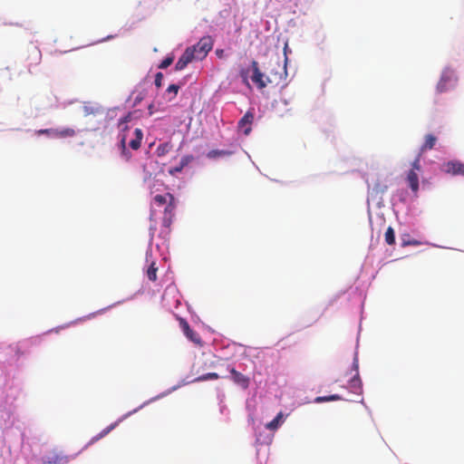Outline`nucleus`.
<instances>
[{
    "mask_svg": "<svg viewBox=\"0 0 464 464\" xmlns=\"http://www.w3.org/2000/svg\"><path fill=\"white\" fill-rule=\"evenodd\" d=\"M155 204L159 207L166 205L164 208V216L162 218V225L169 228L171 224L175 215L176 208V201L175 198L170 193H166L165 195H156L153 198Z\"/></svg>",
    "mask_w": 464,
    "mask_h": 464,
    "instance_id": "obj_1",
    "label": "nucleus"
},
{
    "mask_svg": "<svg viewBox=\"0 0 464 464\" xmlns=\"http://www.w3.org/2000/svg\"><path fill=\"white\" fill-rule=\"evenodd\" d=\"M287 76L286 72V64L283 65L279 63V61H276L275 63H269V70L266 74V79L271 84H280L282 83Z\"/></svg>",
    "mask_w": 464,
    "mask_h": 464,
    "instance_id": "obj_2",
    "label": "nucleus"
},
{
    "mask_svg": "<svg viewBox=\"0 0 464 464\" xmlns=\"http://www.w3.org/2000/svg\"><path fill=\"white\" fill-rule=\"evenodd\" d=\"M212 47L213 39L208 35L202 37L197 44L188 48L192 49V54L195 55L196 60H203L212 50Z\"/></svg>",
    "mask_w": 464,
    "mask_h": 464,
    "instance_id": "obj_3",
    "label": "nucleus"
},
{
    "mask_svg": "<svg viewBox=\"0 0 464 464\" xmlns=\"http://www.w3.org/2000/svg\"><path fill=\"white\" fill-rule=\"evenodd\" d=\"M456 82V77L452 71L450 70H445L442 72V75L440 77V80L439 81L436 90L437 92L441 93L444 92H447L450 88L454 86Z\"/></svg>",
    "mask_w": 464,
    "mask_h": 464,
    "instance_id": "obj_4",
    "label": "nucleus"
},
{
    "mask_svg": "<svg viewBox=\"0 0 464 464\" xmlns=\"http://www.w3.org/2000/svg\"><path fill=\"white\" fill-rule=\"evenodd\" d=\"M252 68V82L256 85L258 89H264L269 83L266 75H265L259 69L258 63L256 60L251 62Z\"/></svg>",
    "mask_w": 464,
    "mask_h": 464,
    "instance_id": "obj_5",
    "label": "nucleus"
},
{
    "mask_svg": "<svg viewBox=\"0 0 464 464\" xmlns=\"http://www.w3.org/2000/svg\"><path fill=\"white\" fill-rule=\"evenodd\" d=\"M254 121V112L247 111L238 121V128L242 130L245 135H249L252 130V123Z\"/></svg>",
    "mask_w": 464,
    "mask_h": 464,
    "instance_id": "obj_6",
    "label": "nucleus"
},
{
    "mask_svg": "<svg viewBox=\"0 0 464 464\" xmlns=\"http://www.w3.org/2000/svg\"><path fill=\"white\" fill-rule=\"evenodd\" d=\"M195 59V55L192 54V49L187 48L182 55L179 58L178 62L175 64L176 71H182L187 67V65L191 63Z\"/></svg>",
    "mask_w": 464,
    "mask_h": 464,
    "instance_id": "obj_7",
    "label": "nucleus"
},
{
    "mask_svg": "<svg viewBox=\"0 0 464 464\" xmlns=\"http://www.w3.org/2000/svg\"><path fill=\"white\" fill-rule=\"evenodd\" d=\"M179 325L188 339L195 343H200L201 340L199 335L190 328L188 323L185 319L179 318Z\"/></svg>",
    "mask_w": 464,
    "mask_h": 464,
    "instance_id": "obj_8",
    "label": "nucleus"
},
{
    "mask_svg": "<svg viewBox=\"0 0 464 464\" xmlns=\"http://www.w3.org/2000/svg\"><path fill=\"white\" fill-rule=\"evenodd\" d=\"M444 171L452 175L464 176V164L459 161H449L444 165Z\"/></svg>",
    "mask_w": 464,
    "mask_h": 464,
    "instance_id": "obj_9",
    "label": "nucleus"
},
{
    "mask_svg": "<svg viewBox=\"0 0 464 464\" xmlns=\"http://www.w3.org/2000/svg\"><path fill=\"white\" fill-rule=\"evenodd\" d=\"M230 373L232 374V380L235 383L241 386L244 389H246L249 385V378L241 372H237L235 368L229 369Z\"/></svg>",
    "mask_w": 464,
    "mask_h": 464,
    "instance_id": "obj_10",
    "label": "nucleus"
},
{
    "mask_svg": "<svg viewBox=\"0 0 464 464\" xmlns=\"http://www.w3.org/2000/svg\"><path fill=\"white\" fill-rule=\"evenodd\" d=\"M406 179L409 183V186L411 189V191L414 194H417L419 190V175L417 171H414V169H410L407 173Z\"/></svg>",
    "mask_w": 464,
    "mask_h": 464,
    "instance_id": "obj_11",
    "label": "nucleus"
},
{
    "mask_svg": "<svg viewBox=\"0 0 464 464\" xmlns=\"http://www.w3.org/2000/svg\"><path fill=\"white\" fill-rule=\"evenodd\" d=\"M437 138L432 134H427L425 136L424 143L421 145L420 149V152L423 153L426 150H432L436 144Z\"/></svg>",
    "mask_w": 464,
    "mask_h": 464,
    "instance_id": "obj_12",
    "label": "nucleus"
},
{
    "mask_svg": "<svg viewBox=\"0 0 464 464\" xmlns=\"http://www.w3.org/2000/svg\"><path fill=\"white\" fill-rule=\"evenodd\" d=\"M134 138L130 141L129 143V146L132 149V150H139L140 148V144H141V140H142V138H143V133H142V130L140 129H135L134 130Z\"/></svg>",
    "mask_w": 464,
    "mask_h": 464,
    "instance_id": "obj_13",
    "label": "nucleus"
},
{
    "mask_svg": "<svg viewBox=\"0 0 464 464\" xmlns=\"http://www.w3.org/2000/svg\"><path fill=\"white\" fill-rule=\"evenodd\" d=\"M28 52H29L28 59L32 60V62L34 64L39 63L41 61V58H42V53H41L40 49L36 46H32Z\"/></svg>",
    "mask_w": 464,
    "mask_h": 464,
    "instance_id": "obj_14",
    "label": "nucleus"
},
{
    "mask_svg": "<svg viewBox=\"0 0 464 464\" xmlns=\"http://www.w3.org/2000/svg\"><path fill=\"white\" fill-rule=\"evenodd\" d=\"M75 135V130L72 128H63L62 130L55 129L54 137L55 138H68L73 137Z\"/></svg>",
    "mask_w": 464,
    "mask_h": 464,
    "instance_id": "obj_15",
    "label": "nucleus"
},
{
    "mask_svg": "<svg viewBox=\"0 0 464 464\" xmlns=\"http://www.w3.org/2000/svg\"><path fill=\"white\" fill-rule=\"evenodd\" d=\"M172 149V144L170 142H164L160 144L156 149V154L158 157H163L167 155Z\"/></svg>",
    "mask_w": 464,
    "mask_h": 464,
    "instance_id": "obj_16",
    "label": "nucleus"
},
{
    "mask_svg": "<svg viewBox=\"0 0 464 464\" xmlns=\"http://www.w3.org/2000/svg\"><path fill=\"white\" fill-rule=\"evenodd\" d=\"M231 152L225 150H209L207 154L208 159H217L218 157L229 156Z\"/></svg>",
    "mask_w": 464,
    "mask_h": 464,
    "instance_id": "obj_17",
    "label": "nucleus"
},
{
    "mask_svg": "<svg viewBox=\"0 0 464 464\" xmlns=\"http://www.w3.org/2000/svg\"><path fill=\"white\" fill-rule=\"evenodd\" d=\"M343 398L342 396L338 394H333L329 396H318L314 399V402L316 403H322V402H327V401H341Z\"/></svg>",
    "mask_w": 464,
    "mask_h": 464,
    "instance_id": "obj_18",
    "label": "nucleus"
},
{
    "mask_svg": "<svg viewBox=\"0 0 464 464\" xmlns=\"http://www.w3.org/2000/svg\"><path fill=\"white\" fill-rule=\"evenodd\" d=\"M282 418L283 414L282 412H279L274 420H272L270 422L266 424V428L270 430H276L282 421Z\"/></svg>",
    "mask_w": 464,
    "mask_h": 464,
    "instance_id": "obj_19",
    "label": "nucleus"
},
{
    "mask_svg": "<svg viewBox=\"0 0 464 464\" xmlns=\"http://www.w3.org/2000/svg\"><path fill=\"white\" fill-rule=\"evenodd\" d=\"M384 237H385V242L388 245L392 246L395 244V233H394V229L392 227H389L386 229Z\"/></svg>",
    "mask_w": 464,
    "mask_h": 464,
    "instance_id": "obj_20",
    "label": "nucleus"
},
{
    "mask_svg": "<svg viewBox=\"0 0 464 464\" xmlns=\"http://www.w3.org/2000/svg\"><path fill=\"white\" fill-rule=\"evenodd\" d=\"M157 271L158 267L156 266L155 262H152L149 268L147 269V276L149 280L154 282L157 280Z\"/></svg>",
    "mask_w": 464,
    "mask_h": 464,
    "instance_id": "obj_21",
    "label": "nucleus"
},
{
    "mask_svg": "<svg viewBox=\"0 0 464 464\" xmlns=\"http://www.w3.org/2000/svg\"><path fill=\"white\" fill-rule=\"evenodd\" d=\"M219 379V375L216 372H208L203 375H200L195 379V382H204L208 380H218Z\"/></svg>",
    "mask_w": 464,
    "mask_h": 464,
    "instance_id": "obj_22",
    "label": "nucleus"
},
{
    "mask_svg": "<svg viewBox=\"0 0 464 464\" xmlns=\"http://www.w3.org/2000/svg\"><path fill=\"white\" fill-rule=\"evenodd\" d=\"M121 155L124 157L126 160H129L131 157L130 152H128L126 148V137L122 136L121 139Z\"/></svg>",
    "mask_w": 464,
    "mask_h": 464,
    "instance_id": "obj_23",
    "label": "nucleus"
},
{
    "mask_svg": "<svg viewBox=\"0 0 464 464\" xmlns=\"http://www.w3.org/2000/svg\"><path fill=\"white\" fill-rule=\"evenodd\" d=\"M421 155H422V153L419 152L418 156L416 157V159L411 163V169H414V171H417V172L420 171V169H421V167H420V158H421Z\"/></svg>",
    "mask_w": 464,
    "mask_h": 464,
    "instance_id": "obj_24",
    "label": "nucleus"
},
{
    "mask_svg": "<svg viewBox=\"0 0 464 464\" xmlns=\"http://www.w3.org/2000/svg\"><path fill=\"white\" fill-rule=\"evenodd\" d=\"M174 61V56L173 55H169V56H167L161 63L159 65V68L160 69H166L168 68L169 65L172 64Z\"/></svg>",
    "mask_w": 464,
    "mask_h": 464,
    "instance_id": "obj_25",
    "label": "nucleus"
},
{
    "mask_svg": "<svg viewBox=\"0 0 464 464\" xmlns=\"http://www.w3.org/2000/svg\"><path fill=\"white\" fill-rule=\"evenodd\" d=\"M117 422L115 423H112L111 424L110 426H108L107 428H105L104 430H102L99 435L97 436V438H95L96 440H99L104 436H106L111 430H112L116 426H117Z\"/></svg>",
    "mask_w": 464,
    "mask_h": 464,
    "instance_id": "obj_26",
    "label": "nucleus"
},
{
    "mask_svg": "<svg viewBox=\"0 0 464 464\" xmlns=\"http://www.w3.org/2000/svg\"><path fill=\"white\" fill-rule=\"evenodd\" d=\"M420 242L416 239H402L401 246H420Z\"/></svg>",
    "mask_w": 464,
    "mask_h": 464,
    "instance_id": "obj_27",
    "label": "nucleus"
},
{
    "mask_svg": "<svg viewBox=\"0 0 464 464\" xmlns=\"http://www.w3.org/2000/svg\"><path fill=\"white\" fill-rule=\"evenodd\" d=\"M192 160H193L192 155H186L181 159L179 165L181 166V168H185Z\"/></svg>",
    "mask_w": 464,
    "mask_h": 464,
    "instance_id": "obj_28",
    "label": "nucleus"
},
{
    "mask_svg": "<svg viewBox=\"0 0 464 464\" xmlns=\"http://www.w3.org/2000/svg\"><path fill=\"white\" fill-rule=\"evenodd\" d=\"M163 74L162 72H157L155 75V85L157 88H160L162 85Z\"/></svg>",
    "mask_w": 464,
    "mask_h": 464,
    "instance_id": "obj_29",
    "label": "nucleus"
},
{
    "mask_svg": "<svg viewBox=\"0 0 464 464\" xmlns=\"http://www.w3.org/2000/svg\"><path fill=\"white\" fill-rule=\"evenodd\" d=\"M179 90V86L177 85V84H170L168 89H167V92H172L174 94V96H176L178 94V92Z\"/></svg>",
    "mask_w": 464,
    "mask_h": 464,
    "instance_id": "obj_30",
    "label": "nucleus"
},
{
    "mask_svg": "<svg viewBox=\"0 0 464 464\" xmlns=\"http://www.w3.org/2000/svg\"><path fill=\"white\" fill-rule=\"evenodd\" d=\"M240 76L243 80V82L246 84H248V70L246 69H242L240 71Z\"/></svg>",
    "mask_w": 464,
    "mask_h": 464,
    "instance_id": "obj_31",
    "label": "nucleus"
},
{
    "mask_svg": "<svg viewBox=\"0 0 464 464\" xmlns=\"http://www.w3.org/2000/svg\"><path fill=\"white\" fill-rule=\"evenodd\" d=\"M54 131H55V129H44V130H39L37 131V133L39 135H41V134H48V135H51V136L54 137Z\"/></svg>",
    "mask_w": 464,
    "mask_h": 464,
    "instance_id": "obj_32",
    "label": "nucleus"
},
{
    "mask_svg": "<svg viewBox=\"0 0 464 464\" xmlns=\"http://www.w3.org/2000/svg\"><path fill=\"white\" fill-rule=\"evenodd\" d=\"M287 50H288V44H287V43H285V47H284V54H285L284 63H285V64L287 63V61H288Z\"/></svg>",
    "mask_w": 464,
    "mask_h": 464,
    "instance_id": "obj_33",
    "label": "nucleus"
},
{
    "mask_svg": "<svg viewBox=\"0 0 464 464\" xmlns=\"http://www.w3.org/2000/svg\"><path fill=\"white\" fill-rule=\"evenodd\" d=\"M184 168H181V166L175 167L173 169L169 170L170 174H174L175 172H180Z\"/></svg>",
    "mask_w": 464,
    "mask_h": 464,
    "instance_id": "obj_34",
    "label": "nucleus"
},
{
    "mask_svg": "<svg viewBox=\"0 0 464 464\" xmlns=\"http://www.w3.org/2000/svg\"><path fill=\"white\" fill-rule=\"evenodd\" d=\"M352 382H353V385H355L356 383L360 384L361 381H360V379L358 377V373L356 374V376L354 378H353Z\"/></svg>",
    "mask_w": 464,
    "mask_h": 464,
    "instance_id": "obj_35",
    "label": "nucleus"
},
{
    "mask_svg": "<svg viewBox=\"0 0 464 464\" xmlns=\"http://www.w3.org/2000/svg\"><path fill=\"white\" fill-rule=\"evenodd\" d=\"M224 51L223 50H217L216 53L218 57H222Z\"/></svg>",
    "mask_w": 464,
    "mask_h": 464,
    "instance_id": "obj_36",
    "label": "nucleus"
},
{
    "mask_svg": "<svg viewBox=\"0 0 464 464\" xmlns=\"http://www.w3.org/2000/svg\"><path fill=\"white\" fill-rule=\"evenodd\" d=\"M353 368L355 369L356 372L358 371V361L357 360H354V362H353Z\"/></svg>",
    "mask_w": 464,
    "mask_h": 464,
    "instance_id": "obj_37",
    "label": "nucleus"
}]
</instances>
